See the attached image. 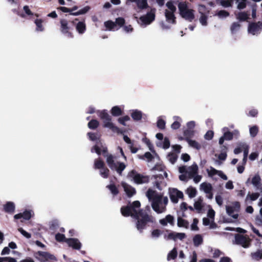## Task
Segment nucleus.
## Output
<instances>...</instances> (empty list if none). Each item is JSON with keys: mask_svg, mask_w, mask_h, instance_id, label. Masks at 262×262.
<instances>
[{"mask_svg": "<svg viewBox=\"0 0 262 262\" xmlns=\"http://www.w3.org/2000/svg\"><path fill=\"white\" fill-rule=\"evenodd\" d=\"M36 28V30L37 31L42 32L44 30V28L42 25L43 20L41 19H36L34 21Z\"/></svg>", "mask_w": 262, "mask_h": 262, "instance_id": "nucleus-35", "label": "nucleus"}, {"mask_svg": "<svg viewBox=\"0 0 262 262\" xmlns=\"http://www.w3.org/2000/svg\"><path fill=\"white\" fill-rule=\"evenodd\" d=\"M247 0H237L236 3H237V8L238 9H244L247 5Z\"/></svg>", "mask_w": 262, "mask_h": 262, "instance_id": "nucleus-45", "label": "nucleus"}, {"mask_svg": "<svg viewBox=\"0 0 262 262\" xmlns=\"http://www.w3.org/2000/svg\"><path fill=\"white\" fill-rule=\"evenodd\" d=\"M241 27V25L238 23H233L231 26V31L232 33L236 32L238 31Z\"/></svg>", "mask_w": 262, "mask_h": 262, "instance_id": "nucleus-50", "label": "nucleus"}, {"mask_svg": "<svg viewBox=\"0 0 262 262\" xmlns=\"http://www.w3.org/2000/svg\"><path fill=\"white\" fill-rule=\"evenodd\" d=\"M242 144H247L246 143L240 142L237 144V147L234 150V153L236 155L239 154L241 152L243 149L241 147V145Z\"/></svg>", "mask_w": 262, "mask_h": 262, "instance_id": "nucleus-54", "label": "nucleus"}, {"mask_svg": "<svg viewBox=\"0 0 262 262\" xmlns=\"http://www.w3.org/2000/svg\"><path fill=\"white\" fill-rule=\"evenodd\" d=\"M133 218L136 220V227L140 233L143 232L148 223H153L155 222V219L152 215H149L147 212L141 209H139L137 213H135Z\"/></svg>", "mask_w": 262, "mask_h": 262, "instance_id": "nucleus-2", "label": "nucleus"}, {"mask_svg": "<svg viewBox=\"0 0 262 262\" xmlns=\"http://www.w3.org/2000/svg\"><path fill=\"white\" fill-rule=\"evenodd\" d=\"M222 132L223 134V135L219 139V143L220 145H222L225 140L230 141L233 139L231 132L229 131V129L228 127H223L222 129Z\"/></svg>", "mask_w": 262, "mask_h": 262, "instance_id": "nucleus-15", "label": "nucleus"}, {"mask_svg": "<svg viewBox=\"0 0 262 262\" xmlns=\"http://www.w3.org/2000/svg\"><path fill=\"white\" fill-rule=\"evenodd\" d=\"M174 122L171 124V127L173 129L179 128L181 125V122H182V119L178 116H174L173 117Z\"/></svg>", "mask_w": 262, "mask_h": 262, "instance_id": "nucleus-28", "label": "nucleus"}, {"mask_svg": "<svg viewBox=\"0 0 262 262\" xmlns=\"http://www.w3.org/2000/svg\"><path fill=\"white\" fill-rule=\"evenodd\" d=\"M99 122L96 120H92L88 123V126L91 129H95L98 126Z\"/></svg>", "mask_w": 262, "mask_h": 262, "instance_id": "nucleus-52", "label": "nucleus"}, {"mask_svg": "<svg viewBox=\"0 0 262 262\" xmlns=\"http://www.w3.org/2000/svg\"><path fill=\"white\" fill-rule=\"evenodd\" d=\"M208 14L201 15L199 19L200 23L202 26H206L207 25Z\"/></svg>", "mask_w": 262, "mask_h": 262, "instance_id": "nucleus-47", "label": "nucleus"}, {"mask_svg": "<svg viewBox=\"0 0 262 262\" xmlns=\"http://www.w3.org/2000/svg\"><path fill=\"white\" fill-rule=\"evenodd\" d=\"M18 231L27 238H30L31 237V234L24 230L23 228H18Z\"/></svg>", "mask_w": 262, "mask_h": 262, "instance_id": "nucleus-57", "label": "nucleus"}, {"mask_svg": "<svg viewBox=\"0 0 262 262\" xmlns=\"http://www.w3.org/2000/svg\"><path fill=\"white\" fill-rule=\"evenodd\" d=\"M199 223V221L196 218H195L193 220V223L191 225V229L192 230L198 231L199 230V227L197 226V224Z\"/></svg>", "mask_w": 262, "mask_h": 262, "instance_id": "nucleus-59", "label": "nucleus"}, {"mask_svg": "<svg viewBox=\"0 0 262 262\" xmlns=\"http://www.w3.org/2000/svg\"><path fill=\"white\" fill-rule=\"evenodd\" d=\"M251 256L252 259L255 260H259L262 259V249L258 250L256 252L251 253Z\"/></svg>", "mask_w": 262, "mask_h": 262, "instance_id": "nucleus-34", "label": "nucleus"}, {"mask_svg": "<svg viewBox=\"0 0 262 262\" xmlns=\"http://www.w3.org/2000/svg\"><path fill=\"white\" fill-rule=\"evenodd\" d=\"M169 198L172 202L177 203L178 202L179 199H182L183 198V193L176 189H173L169 193Z\"/></svg>", "mask_w": 262, "mask_h": 262, "instance_id": "nucleus-16", "label": "nucleus"}, {"mask_svg": "<svg viewBox=\"0 0 262 262\" xmlns=\"http://www.w3.org/2000/svg\"><path fill=\"white\" fill-rule=\"evenodd\" d=\"M216 15L219 18H224L228 16L229 13L225 10H221L217 13Z\"/></svg>", "mask_w": 262, "mask_h": 262, "instance_id": "nucleus-51", "label": "nucleus"}, {"mask_svg": "<svg viewBox=\"0 0 262 262\" xmlns=\"http://www.w3.org/2000/svg\"><path fill=\"white\" fill-rule=\"evenodd\" d=\"M198 11L201 15H206L209 13V11L207 9L206 7L203 5H199Z\"/></svg>", "mask_w": 262, "mask_h": 262, "instance_id": "nucleus-44", "label": "nucleus"}, {"mask_svg": "<svg viewBox=\"0 0 262 262\" xmlns=\"http://www.w3.org/2000/svg\"><path fill=\"white\" fill-rule=\"evenodd\" d=\"M241 147L243 148L244 156L248 157V152H249V147L247 144H242L241 145Z\"/></svg>", "mask_w": 262, "mask_h": 262, "instance_id": "nucleus-63", "label": "nucleus"}, {"mask_svg": "<svg viewBox=\"0 0 262 262\" xmlns=\"http://www.w3.org/2000/svg\"><path fill=\"white\" fill-rule=\"evenodd\" d=\"M107 187L109 188L112 193L114 195L118 194V193H119L118 188L114 184H111L110 185H108L107 186Z\"/></svg>", "mask_w": 262, "mask_h": 262, "instance_id": "nucleus-46", "label": "nucleus"}, {"mask_svg": "<svg viewBox=\"0 0 262 262\" xmlns=\"http://www.w3.org/2000/svg\"><path fill=\"white\" fill-rule=\"evenodd\" d=\"M111 114L114 116H120L122 114L121 109L118 106H114L111 110Z\"/></svg>", "mask_w": 262, "mask_h": 262, "instance_id": "nucleus-38", "label": "nucleus"}, {"mask_svg": "<svg viewBox=\"0 0 262 262\" xmlns=\"http://www.w3.org/2000/svg\"><path fill=\"white\" fill-rule=\"evenodd\" d=\"M60 31L61 32L68 37H72V33L70 32V27L68 25V22L66 19L60 20Z\"/></svg>", "mask_w": 262, "mask_h": 262, "instance_id": "nucleus-17", "label": "nucleus"}, {"mask_svg": "<svg viewBox=\"0 0 262 262\" xmlns=\"http://www.w3.org/2000/svg\"><path fill=\"white\" fill-rule=\"evenodd\" d=\"M108 170L104 167L100 169V174L102 176V178L105 179L107 178Z\"/></svg>", "mask_w": 262, "mask_h": 262, "instance_id": "nucleus-60", "label": "nucleus"}, {"mask_svg": "<svg viewBox=\"0 0 262 262\" xmlns=\"http://www.w3.org/2000/svg\"><path fill=\"white\" fill-rule=\"evenodd\" d=\"M155 191L151 189H148L146 192V195L149 199L152 198L151 207L154 211L158 213H161L164 212L166 207H160V205L162 204V196L161 195H154Z\"/></svg>", "mask_w": 262, "mask_h": 262, "instance_id": "nucleus-4", "label": "nucleus"}, {"mask_svg": "<svg viewBox=\"0 0 262 262\" xmlns=\"http://www.w3.org/2000/svg\"><path fill=\"white\" fill-rule=\"evenodd\" d=\"M200 189L203 190L205 193H209L212 191L213 188L210 183L205 182L201 184Z\"/></svg>", "mask_w": 262, "mask_h": 262, "instance_id": "nucleus-26", "label": "nucleus"}, {"mask_svg": "<svg viewBox=\"0 0 262 262\" xmlns=\"http://www.w3.org/2000/svg\"><path fill=\"white\" fill-rule=\"evenodd\" d=\"M240 208L239 203L236 202L234 204V206H227L226 211L228 214L232 217L234 219H237L238 217V214H234V211H238Z\"/></svg>", "mask_w": 262, "mask_h": 262, "instance_id": "nucleus-13", "label": "nucleus"}, {"mask_svg": "<svg viewBox=\"0 0 262 262\" xmlns=\"http://www.w3.org/2000/svg\"><path fill=\"white\" fill-rule=\"evenodd\" d=\"M135 3L140 9H146L148 7L147 0H136Z\"/></svg>", "mask_w": 262, "mask_h": 262, "instance_id": "nucleus-30", "label": "nucleus"}, {"mask_svg": "<svg viewBox=\"0 0 262 262\" xmlns=\"http://www.w3.org/2000/svg\"><path fill=\"white\" fill-rule=\"evenodd\" d=\"M94 166L95 168L101 169L104 167V163L100 159H96L94 161Z\"/></svg>", "mask_w": 262, "mask_h": 262, "instance_id": "nucleus-48", "label": "nucleus"}, {"mask_svg": "<svg viewBox=\"0 0 262 262\" xmlns=\"http://www.w3.org/2000/svg\"><path fill=\"white\" fill-rule=\"evenodd\" d=\"M128 178L129 179H133V180L136 181L142 180L143 179H146L145 176L138 173L137 171L134 170L128 173Z\"/></svg>", "mask_w": 262, "mask_h": 262, "instance_id": "nucleus-23", "label": "nucleus"}, {"mask_svg": "<svg viewBox=\"0 0 262 262\" xmlns=\"http://www.w3.org/2000/svg\"><path fill=\"white\" fill-rule=\"evenodd\" d=\"M55 239L58 242H66L68 238H66L64 234L58 233L55 235Z\"/></svg>", "mask_w": 262, "mask_h": 262, "instance_id": "nucleus-43", "label": "nucleus"}, {"mask_svg": "<svg viewBox=\"0 0 262 262\" xmlns=\"http://www.w3.org/2000/svg\"><path fill=\"white\" fill-rule=\"evenodd\" d=\"M193 242L195 246H199L203 243V238L201 235L196 234L194 236Z\"/></svg>", "mask_w": 262, "mask_h": 262, "instance_id": "nucleus-36", "label": "nucleus"}, {"mask_svg": "<svg viewBox=\"0 0 262 262\" xmlns=\"http://www.w3.org/2000/svg\"><path fill=\"white\" fill-rule=\"evenodd\" d=\"M195 126V123L191 121L187 123V129L184 131V135L186 137H190L193 135V129Z\"/></svg>", "mask_w": 262, "mask_h": 262, "instance_id": "nucleus-22", "label": "nucleus"}, {"mask_svg": "<svg viewBox=\"0 0 262 262\" xmlns=\"http://www.w3.org/2000/svg\"><path fill=\"white\" fill-rule=\"evenodd\" d=\"M259 196V194L258 193H252L251 194L249 193L247 196V198L249 197L250 199L253 201L256 200L258 198Z\"/></svg>", "mask_w": 262, "mask_h": 262, "instance_id": "nucleus-58", "label": "nucleus"}, {"mask_svg": "<svg viewBox=\"0 0 262 262\" xmlns=\"http://www.w3.org/2000/svg\"><path fill=\"white\" fill-rule=\"evenodd\" d=\"M31 211L26 210L23 213H19L14 215V219H20L23 218L24 220H29L31 218Z\"/></svg>", "mask_w": 262, "mask_h": 262, "instance_id": "nucleus-21", "label": "nucleus"}, {"mask_svg": "<svg viewBox=\"0 0 262 262\" xmlns=\"http://www.w3.org/2000/svg\"><path fill=\"white\" fill-rule=\"evenodd\" d=\"M177 225L179 227H184L185 228H188L189 227L188 222L184 219H183L181 217H178Z\"/></svg>", "mask_w": 262, "mask_h": 262, "instance_id": "nucleus-31", "label": "nucleus"}, {"mask_svg": "<svg viewBox=\"0 0 262 262\" xmlns=\"http://www.w3.org/2000/svg\"><path fill=\"white\" fill-rule=\"evenodd\" d=\"M115 23H116V26L117 25L120 27H123L125 23V19L122 17H118L116 19Z\"/></svg>", "mask_w": 262, "mask_h": 262, "instance_id": "nucleus-56", "label": "nucleus"}, {"mask_svg": "<svg viewBox=\"0 0 262 262\" xmlns=\"http://www.w3.org/2000/svg\"><path fill=\"white\" fill-rule=\"evenodd\" d=\"M235 243L247 248L250 245V239L247 235L237 233L235 235Z\"/></svg>", "mask_w": 262, "mask_h": 262, "instance_id": "nucleus-11", "label": "nucleus"}, {"mask_svg": "<svg viewBox=\"0 0 262 262\" xmlns=\"http://www.w3.org/2000/svg\"><path fill=\"white\" fill-rule=\"evenodd\" d=\"M202 202L203 200L200 198L194 204V207L195 209H196L198 211V212H200V211L202 210V208L203 207Z\"/></svg>", "mask_w": 262, "mask_h": 262, "instance_id": "nucleus-37", "label": "nucleus"}, {"mask_svg": "<svg viewBox=\"0 0 262 262\" xmlns=\"http://www.w3.org/2000/svg\"><path fill=\"white\" fill-rule=\"evenodd\" d=\"M155 18V10H151L146 15L141 16L138 20V23L142 27H145L149 25Z\"/></svg>", "mask_w": 262, "mask_h": 262, "instance_id": "nucleus-9", "label": "nucleus"}, {"mask_svg": "<svg viewBox=\"0 0 262 262\" xmlns=\"http://www.w3.org/2000/svg\"><path fill=\"white\" fill-rule=\"evenodd\" d=\"M35 257L40 262H45L50 260H57L56 257L53 254L43 251H37L34 253Z\"/></svg>", "mask_w": 262, "mask_h": 262, "instance_id": "nucleus-10", "label": "nucleus"}, {"mask_svg": "<svg viewBox=\"0 0 262 262\" xmlns=\"http://www.w3.org/2000/svg\"><path fill=\"white\" fill-rule=\"evenodd\" d=\"M165 126V121L160 117L157 121V126L160 129H164Z\"/></svg>", "mask_w": 262, "mask_h": 262, "instance_id": "nucleus-53", "label": "nucleus"}, {"mask_svg": "<svg viewBox=\"0 0 262 262\" xmlns=\"http://www.w3.org/2000/svg\"><path fill=\"white\" fill-rule=\"evenodd\" d=\"M166 6L167 7V9L165 10V15L167 21L168 23L175 24L176 17L174 16V13L177 10L176 6L172 2H167Z\"/></svg>", "mask_w": 262, "mask_h": 262, "instance_id": "nucleus-8", "label": "nucleus"}, {"mask_svg": "<svg viewBox=\"0 0 262 262\" xmlns=\"http://www.w3.org/2000/svg\"><path fill=\"white\" fill-rule=\"evenodd\" d=\"M162 233V232L159 229H155L151 232V236L152 237H159Z\"/></svg>", "mask_w": 262, "mask_h": 262, "instance_id": "nucleus-61", "label": "nucleus"}, {"mask_svg": "<svg viewBox=\"0 0 262 262\" xmlns=\"http://www.w3.org/2000/svg\"><path fill=\"white\" fill-rule=\"evenodd\" d=\"M142 112L137 110H133L131 114L132 118L135 120H139L142 118Z\"/></svg>", "mask_w": 262, "mask_h": 262, "instance_id": "nucleus-33", "label": "nucleus"}, {"mask_svg": "<svg viewBox=\"0 0 262 262\" xmlns=\"http://www.w3.org/2000/svg\"><path fill=\"white\" fill-rule=\"evenodd\" d=\"M196 190L195 188L190 187L187 189V193L190 198H193L195 196L196 194Z\"/></svg>", "mask_w": 262, "mask_h": 262, "instance_id": "nucleus-41", "label": "nucleus"}, {"mask_svg": "<svg viewBox=\"0 0 262 262\" xmlns=\"http://www.w3.org/2000/svg\"><path fill=\"white\" fill-rule=\"evenodd\" d=\"M236 18L240 21H246L249 18V14L246 12H240L235 14Z\"/></svg>", "mask_w": 262, "mask_h": 262, "instance_id": "nucleus-27", "label": "nucleus"}, {"mask_svg": "<svg viewBox=\"0 0 262 262\" xmlns=\"http://www.w3.org/2000/svg\"><path fill=\"white\" fill-rule=\"evenodd\" d=\"M262 30V22L251 23L249 24L248 32L252 35H258Z\"/></svg>", "mask_w": 262, "mask_h": 262, "instance_id": "nucleus-12", "label": "nucleus"}, {"mask_svg": "<svg viewBox=\"0 0 262 262\" xmlns=\"http://www.w3.org/2000/svg\"><path fill=\"white\" fill-rule=\"evenodd\" d=\"M159 223L164 226H167L168 223L171 226H174V218L172 215L168 214L165 218L160 220Z\"/></svg>", "mask_w": 262, "mask_h": 262, "instance_id": "nucleus-20", "label": "nucleus"}, {"mask_svg": "<svg viewBox=\"0 0 262 262\" xmlns=\"http://www.w3.org/2000/svg\"><path fill=\"white\" fill-rule=\"evenodd\" d=\"M15 206L12 202H7L4 205V211L7 213L12 214L14 212Z\"/></svg>", "mask_w": 262, "mask_h": 262, "instance_id": "nucleus-24", "label": "nucleus"}, {"mask_svg": "<svg viewBox=\"0 0 262 262\" xmlns=\"http://www.w3.org/2000/svg\"><path fill=\"white\" fill-rule=\"evenodd\" d=\"M250 134L252 137H254L257 135L258 128L257 126L254 125L250 128Z\"/></svg>", "mask_w": 262, "mask_h": 262, "instance_id": "nucleus-49", "label": "nucleus"}, {"mask_svg": "<svg viewBox=\"0 0 262 262\" xmlns=\"http://www.w3.org/2000/svg\"><path fill=\"white\" fill-rule=\"evenodd\" d=\"M207 172L208 176L211 178L217 176L219 178L224 180L227 179L226 176L222 171L217 170L212 167L207 168Z\"/></svg>", "mask_w": 262, "mask_h": 262, "instance_id": "nucleus-14", "label": "nucleus"}, {"mask_svg": "<svg viewBox=\"0 0 262 262\" xmlns=\"http://www.w3.org/2000/svg\"><path fill=\"white\" fill-rule=\"evenodd\" d=\"M167 158L171 163L173 164L176 162L178 156L176 153H170L168 155Z\"/></svg>", "mask_w": 262, "mask_h": 262, "instance_id": "nucleus-42", "label": "nucleus"}, {"mask_svg": "<svg viewBox=\"0 0 262 262\" xmlns=\"http://www.w3.org/2000/svg\"><path fill=\"white\" fill-rule=\"evenodd\" d=\"M140 206V202L139 201H135L129 205L122 206L120 209V211L123 216H130L133 218L135 213H137L138 211L137 209L139 208Z\"/></svg>", "mask_w": 262, "mask_h": 262, "instance_id": "nucleus-7", "label": "nucleus"}, {"mask_svg": "<svg viewBox=\"0 0 262 262\" xmlns=\"http://www.w3.org/2000/svg\"><path fill=\"white\" fill-rule=\"evenodd\" d=\"M76 29L79 34H83L86 30V25L83 21H79L76 25Z\"/></svg>", "mask_w": 262, "mask_h": 262, "instance_id": "nucleus-29", "label": "nucleus"}, {"mask_svg": "<svg viewBox=\"0 0 262 262\" xmlns=\"http://www.w3.org/2000/svg\"><path fill=\"white\" fill-rule=\"evenodd\" d=\"M170 146V141L167 138H165L163 142L162 147L164 149H167Z\"/></svg>", "mask_w": 262, "mask_h": 262, "instance_id": "nucleus-64", "label": "nucleus"}, {"mask_svg": "<svg viewBox=\"0 0 262 262\" xmlns=\"http://www.w3.org/2000/svg\"><path fill=\"white\" fill-rule=\"evenodd\" d=\"M198 167L196 164H192L190 166H182L179 168V171L181 174L179 178L180 180H184L185 179H193V180H197L195 178L197 176Z\"/></svg>", "mask_w": 262, "mask_h": 262, "instance_id": "nucleus-3", "label": "nucleus"}, {"mask_svg": "<svg viewBox=\"0 0 262 262\" xmlns=\"http://www.w3.org/2000/svg\"><path fill=\"white\" fill-rule=\"evenodd\" d=\"M66 243L69 247L74 249L79 250L81 247V244L79 241L76 238H69L66 240Z\"/></svg>", "mask_w": 262, "mask_h": 262, "instance_id": "nucleus-19", "label": "nucleus"}, {"mask_svg": "<svg viewBox=\"0 0 262 262\" xmlns=\"http://www.w3.org/2000/svg\"><path fill=\"white\" fill-rule=\"evenodd\" d=\"M129 120H130L129 117L128 116H125L119 118L118 119V121L120 124L125 126L126 125L125 122L128 121Z\"/></svg>", "mask_w": 262, "mask_h": 262, "instance_id": "nucleus-55", "label": "nucleus"}, {"mask_svg": "<svg viewBox=\"0 0 262 262\" xmlns=\"http://www.w3.org/2000/svg\"><path fill=\"white\" fill-rule=\"evenodd\" d=\"M178 9L182 17L190 22L194 19V11L189 8L188 3L185 2H180L178 4Z\"/></svg>", "mask_w": 262, "mask_h": 262, "instance_id": "nucleus-6", "label": "nucleus"}, {"mask_svg": "<svg viewBox=\"0 0 262 262\" xmlns=\"http://www.w3.org/2000/svg\"><path fill=\"white\" fill-rule=\"evenodd\" d=\"M232 3V2L228 0H221L220 1L221 5L224 7H229L231 6Z\"/></svg>", "mask_w": 262, "mask_h": 262, "instance_id": "nucleus-62", "label": "nucleus"}, {"mask_svg": "<svg viewBox=\"0 0 262 262\" xmlns=\"http://www.w3.org/2000/svg\"><path fill=\"white\" fill-rule=\"evenodd\" d=\"M178 253L177 249L174 248L167 255V260H170V259H174L177 257Z\"/></svg>", "mask_w": 262, "mask_h": 262, "instance_id": "nucleus-39", "label": "nucleus"}, {"mask_svg": "<svg viewBox=\"0 0 262 262\" xmlns=\"http://www.w3.org/2000/svg\"><path fill=\"white\" fill-rule=\"evenodd\" d=\"M89 139L93 141H96V144L92 148V152H95L98 155H100L102 152L104 154V156L106 158V162L110 168L113 170H116L118 173L121 174L122 171L125 169L126 166L122 163L117 162L116 157L112 155L106 154L107 148L102 145V143L99 141L100 137L98 134L89 133L88 134Z\"/></svg>", "mask_w": 262, "mask_h": 262, "instance_id": "nucleus-1", "label": "nucleus"}, {"mask_svg": "<svg viewBox=\"0 0 262 262\" xmlns=\"http://www.w3.org/2000/svg\"><path fill=\"white\" fill-rule=\"evenodd\" d=\"M187 141L189 144V145L194 148H195L196 149H199L201 148V145L198 143L196 141H194V140H190V139H187Z\"/></svg>", "mask_w": 262, "mask_h": 262, "instance_id": "nucleus-40", "label": "nucleus"}, {"mask_svg": "<svg viewBox=\"0 0 262 262\" xmlns=\"http://www.w3.org/2000/svg\"><path fill=\"white\" fill-rule=\"evenodd\" d=\"M122 185L124 187V191L128 197H132L136 193V190L134 188L123 183Z\"/></svg>", "mask_w": 262, "mask_h": 262, "instance_id": "nucleus-25", "label": "nucleus"}, {"mask_svg": "<svg viewBox=\"0 0 262 262\" xmlns=\"http://www.w3.org/2000/svg\"><path fill=\"white\" fill-rule=\"evenodd\" d=\"M98 116L103 120V126L111 129L113 132L122 134V132L111 121V118L105 110L97 111Z\"/></svg>", "mask_w": 262, "mask_h": 262, "instance_id": "nucleus-5", "label": "nucleus"}, {"mask_svg": "<svg viewBox=\"0 0 262 262\" xmlns=\"http://www.w3.org/2000/svg\"><path fill=\"white\" fill-rule=\"evenodd\" d=\"M164 237L167 240L172 239L176 241L178 238L182 240L186 237V234L184 233H176L174 232H171L167 235H165Z\"/></svg>", "mask_w": 262, "mask_h": 262, "instance_id": "nucleus-18", "label": "nucleus"}, {"mask_svg": "<svg viewBox=\"0 0 262 262\" xmlns=\"http://www.w3.org/2000/svg\"><path fill=\"white\" fill-rule=\"evenodd\" d=\"M104 26L106 27V29L111 31V30H117L118 28H116V23L114 21H112L111 20H108L104 23Z\"/></svg>", "mask_w": 262, "mask_h": 262, "instance_id": "nucleus-32", "label": "nucleus"}]
</instances>
